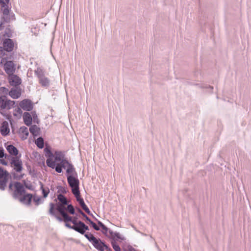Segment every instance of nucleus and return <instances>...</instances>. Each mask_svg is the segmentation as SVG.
Instances as JSON below:
<instances>
[{
  "mask_svg": "<svg viewBox=\"0 0 251 251\" xmlns=\"http://www.w3.org/2000/svg\"><path fill=\"white\" fill-rule=\"evenodd\" d=\"M9 2V0H0L1 10L3 15L0 25V29H1V27L4 22H8L9 21V18H8L9 8L8 5Z\"/></svg>",
  "mask_w": 251,
  "mask_h": 251,
  "instance_id": "obj_1",
  "label": "nucleus"
},
{
  "mask_svg": "<svg viewBox=\"0 0 251 251\" xmlns=\"http://www.w3.org/2000/svg\"><path fill=\"white\" fill-rule=\"evenodd\" d=\"M37 76L40 84L43 87H48L50 85V80L45 76L44 71L40 68H37L34 71Z\"/></svg>",
  "mask_w": 251,
  "mask_h": 251,
  "instance_id": "obj_2",
  "label": "nucleus"
},
{
  "mask_svg": "<svg viewBox=\"0 0 251 251\" xmlns=\"http://www.w3.org/2000/svg\"><path fill=\"white\" fill-rule=\"evenodd\" d=\"M67 178L68 183L70 187L72 188V193L75 192L77 194L78 191H79V181L77 178V176H69Z\"/></svg>",
  "mask_w": 251,
  "mask_h": 251,
  "instance_id": "obj_3",
  "label": "nucleus"
},
{
  "mask_svg": "<svg viewBox=\"0 0 251 251\" xmlns=\"http://www.w3.org/2000/svg\"><path fill=\"white\" fill-rule=\"evenodd\" d=\"M62 166L63 168L66 170V176H76L77 174L75 170L74 166L71 164L68 160H64L62 163Z\"/></svg>",
  "mask_w": 251,
  "mask_h": 251,
  "instance_id": "obj_4",
  "label": "nucleus"
},
{
  "mask_svg": "<svg viewBox=\"0 0 251 251\" xmlns=\"http://www.w3.org/2000/svg\"><path fill=\"white\" fill-rule=\"evenodd\" d=\"M9 176L8 173L0 167V189L4 190L6 186Z\"/></svg>",
  "mask_w": 251,
  "mask_h": 251,
  "instance_id": "obj_5",
  "label": "nucleus"
},
{
  "mask_svg": "<svg viewBox=\"0 0 251 251\" xmlns=\"http://www.w3.org/2000/svg\"><path fill=\"white\" fill-rule=\"evenodd\" d=\"M20 157L21 155L15 156V158L10 162L11 166L17 172H20L23 170V163Z\"/></svg>",
  "mask_w": 251,
  "mask_h": 251,
  "instance_id": "obj_6",
  "label": "nucleus"
},
{
  "mask_svg": "<svg viewBox=\"0 0 251 251\" xmlns=\"http://www.w3.org/2000/svg\"><path fill=\"white\" fill-rule=\"evenodd\" d=\"M14 186L15 190L14 192V196L16 198H19L20 196H23L25 192L23 185L19 182L15 183Z\"/></svg>",
  "mask_w": 251,
  "mask_h": 251,
  "instance_id": "obj_7",
  "label": "nucleus"
},
{
  "mask_svg": "<svg viewBox=\"0 0 251 251\" xmlns=\"http://www.w3.org/2000/svg\"><path fill=\"white\" fill-rule=\"evenodd\" d=\"M66 205L67 204H58L56 208L57 210L60 213L63 218V221L70 220L69 215L66 212L67 210V207L66 206Z\"/></svg>",
  "mask_w": 251,
  "mask_h": 251,
  "instance_id": "obj_8",
  "label": "nucleus"
},
{
  "mask_svg": "<svg viewBox=\"0 0 251 251\" xmlns=\"http://www.w3.org/2000/svg\"><path fill=\"white\" fill-rule=\"evenodd\" d=\"M106 236L108 238L112 239V241H116V240L123 241L125 240V238L123 235L119 232H114L111 229L109 230V232L107 233V235H106Z\"/></svg>",
  "mask_w": 251,
  "mask_h": 251,
  "instance_id": "obj_9",
  "label": "nucleus"
},
{
  "mask_svg": "<svg viewBox=\"0 0 251 251\" xmlns=\"http://www.w3.org/2000/svg\"><path fill=\"white\" fill-rule=\"evenodd\" d=\"M96 243L94 242L92 244L94 247L97 250L100 251H104V250H107L108 251H111L110 248H109L106 245L102 242L100 239H97V241H95Z\"/></svg>",
  "mask_w": 251,
  "mask_h": 251,
  "instance_id": "obj_10",
  "label": "nucleus"
},
{
  "mask_svg": "<svg viewBox=\"0 0 251 251\" xmlns=\"http://www.w3.org/2000/svg\"><path fill=\"white\" fill-rule=\"evenodd\" d=\"M3 47L6 51H12L14 48V43L10 39H6L3 42Z\"/></svg>",
  "mask_w": 251,
  "mask_h": 251,
  "instance_id": "obj_11",
  "label": "nucleus"
},
{
  "mask_svg": "<svg viewBox=\"0 0 251 251\" xmlns=\"http://www.w3.org/2000/svg\"><path fill=\"white\" fill-rule=\"evenodd\" d=\"M21 108L25 111H30L33 108V105L30 100L25 99L19 103Z\"/></svg>",
  "mask_w": 251,
  "mask_h": 251,
  "instance_id": "obj_12",
  "label": "nucleus"
},
{
  "mask_svg": "<svg viewBox=\"0 0 251 251\" xmlns=\"http://www.w3.org/2000/svg\"><path fill=\"white\" fill-rule=\"evenodd\" d=\"M4 70L8 75L13 74L15 71L14 63L11 61H8L4 65Z\"/></svg>",
  "mask_w": 251,
  "mask_h": 251,
  "instance_id": "obj_13",
  "label": "nucleus"
},
{
  "mask_svg": "<svg viewBox=\"0 0 251 251\" xmlns=\"http://www.w3.org/2000/svg\"><path fill=\"white\" fill-rule=\"evenodd\" d=\"M8 79L11 85L17 86L21 83V79L13 74L9 75Z\"/></svg>",
  "mask_w": 251,
  "mask_h": 251,
  "instance_id": "obj_14",
  "label": "nucleus"
},
{
  "mask_svg": "<svg viewBox=\"0 0 251 251\" xmlns=\"http://www.w3.org/2000/svg\"><path fill=\"white\" fill-rule=\"evenodd\" d=\"M20 198H19V200L20 201L25 204L29 205L30 204L31 199L32 198V195L30 194L24 195L23 197L20 196Z\"/></svg>",
  "mask_w": 251,
  "mask_h": 251,
  "instance_id": "obj_15",
  "label": "nucleus"
},
{
  "mask_svg": "<svg viewBox=\"0 0 251 251\" xmlns=\"http://www.w3.org/2000/svg\"><path fill=\"white\" fill-rule=\"evenodd\" d=\"M0 133L3 136H6L9 133L10 129L9 125L7 122H3L0 126Z\"/></svg>",
  "mask_w": 251,
  "mask_h": 251,
  "instance_id": "obj_16",
  "label": "nucleus"
},
{
  "mask_svg": "<svg viewBox=\"0 0 251 251\" xmlns=\"http://www.w3.org/2000/svg\"><path fill=\"white\" fill-rule=\"evenodd\" d=\"M6 149L9 153L14 156H18L19 151L17 149L12 145H7Z\"/></svg>",
  "mask_w": 251,
  "mask_h": 251,
  "instance_id": "obj_17",
  "label": "nucleus"
},
{
  "mask_svg": "<svg viewBox=\"0 0 251 251\" xmlns=\"http://www.w3.org/2000/svg\"><path fill=\"white\" fill-rule=\"evenodd\" d=\"M23 117L24 123L26 126H29L32 124V118L31 114L25 112Z\"/></svg>",
  "mask_w": 251,
  "mask_h": 251,
  "instance_id": "obj_18",
  "label": "nucleus"
},
{
  "mask_svg": "<svg viewBox=\"0 0 251 251\" xmlns=\"http://www.w3.org/2000/svg\"><path fill=\"white\" fill-rule=\"evenodd\" d=\"M19 133L23 140L26 139L29 134L28 128L25 126L21 127L19 129Z\"/></svg>",
  "mask_w": 251,
  "mask_h": 251,
  "instance_id": "obj_19",
  "label": "nucleus"
},
{
  "mask_svg": "<svg viewBox=\"0 0 251 251\" xmlns=\"http://www.w3.org/2000/svg\"><path fill=\"white\" fill-rule=\"evenodd\" d=\"M55 160L56 162H62L63 160H67L64 159V152L61 151H56L54 153Z\"/></svg>",
  "mask_w": 251,
  "mask_h": 251,
  "instance_id": "obj_20",
  "label": "nucleus"
},
{
  "mask_svg": "<svg viewBox=\"0 0 251 251\" xmlns=\"http://www.w3.org/2000/svg\"><path fill=\"white\" fill-rule=\"evenodd\" d=\"M30 133L34 136H37L40 132V128L36 125L31 126L29 128Z\"/></svg>",
  "mask_w": 251,
  "mask_h": 251,
  "instance_id": "obj_21",
  "label": "nucleus"
},
{
  "mask_svg": "<svg viewBox=\"0 0 251 251\" xmlns=\"http://www.w3.org/2000/svg\"><path fill=\"white\" fill-rule=\"evenodd\" d=\"M9 95L13 99H18L21 94L16 89L13 88L9 91Z\"/></svg>",
  "mask_w": 251,
  "mask_h": 251,
  "instance_id": "obj_22",
  "label": "nucleus"
},
{
  "mask_svg": "<svg viewBox=\"0 0 251 251\" xmlns=\"http://www.w3.org/2000/svg\"><path fill=\"white\" fill-rule=\"evenodd\" d=\"M98 224L102 228V232L103 234H104L105 236L107 235V233L109 232V230L110 229H109L108 227H107L105 225L102 223L100 221H98Z\"/></svg>",
  "mask_w": 251,
  "mask_h": 251,
  "instance_id": "obj_23",
  "label": "nucleus"
},
{
  "mask_svg": "<svg viewBox=\"0 0 251 251\" xmlns=\"http://www.w3.org/2000/svg\"><path fill=\"white\" fill-rule=\"evenodd\" d=\"M22 110L21 107L16 108L13 111V115L17 118H20L22 114Z\"/></svg>",
  "mask_w": 251,
  "mask_h": 251,
  "instance_id": "obj_24",
  "label": "nucleus"
},
{
  "mask_svg": "<svg viewBox=\"0 0 251 251\" xmlns=\"http://www.w3.org/2000/svg\"><path fill=\"white\" fill-rule=\"evenodd\" d=\"M84 236L92 244L94 242H95V243H96L95 241H97V238L91 233L87 232L84 234Z\"/></svg>",
  "mask_w": 251,
  "mask_h": 251,
  "instance_id": "obj_25",
  "label": "nucleus"
},
{
  "mask_svg": "<svg viewBox=\"0 0 251 251\" xmlns=\"http://www.w3.org/2000/svg\"><path fill=\"white\" fill-rule=\"evenodd\" d=\"M6 97L5 96L0 97V107L2 109L6 108Z\"/></svg>",
  "mask_w": 251,
  "mask_h": 251,
  "instance_id": "obj_26",
  "label": "nucleus"
},
{
  "mask_svg": "<svg viewBox=\"0 0 251 251\" xmlns=\"http://www.w3.org/2000/svg\"><path fill=\"white\" fill-rule=\"evenodd\" d=\"M57 199L60 202V204H68V201L66 198L62 194H59L57 196Z\"/></svg>",
  "mask_w": 251,
  "mask_h": 251,
  "instance_id": "obj_27",
  "label": "nucleus"
},
{
  "mask_svg": "<svg viewBox=\"0 0 251 251\" xmlns=\"http://www.w3.org/2000/svg\"><path fill=\"white\" fill-rule=\"evenodd\" d=\"M79 221L76 225L74 226V227H73V229L75 231L81 233V234H84V231L82 229V227L81 226L79 225Z\"/></svg>",
  "mask_w": 251,
  "mask_h": 251,
  "instance_id": "obj_28",
  "label": "nucleus"
},
{
  "mask_svg": "<svg viewBox=\"0 0 251 251\" xmlns=\"http://www.w3.org/2000/svg\"><path fill=\"white\" fill-rule=\"evenodd\" d=\"M35 144L40 149H42L44 147V140L42 137H39L35 141Z\"/></svg>",
  "mask_w": 251,
  "mask_h": 251,
  "instance_id": "obj_29",
  "label": "nucleus"
},
{
  "mask_svg": "<svg viewBox=\"0 0 251 251\" xmlns=\"http://www.w3.org/2000/svg\"><path fill=\"white\" fill-rule=\"evenodd\" d=\"M55 160L53 161L50 158H48L46 161L47 165L52 169H54L55 168Z\"/></svg>",
  "mask_w": 251,
  "mask_h": 251,
  "instance_id": "obj_30",
  "label": "nucleus"
},
{
  "mask_svg": "<svg viewBox=\"0 0 251 251\" xmlns=\"http://www.w3.org/2000/svg\"><path fill=\"white\" fill-rule=\"evenodd\" d=\"M111 245L115 251H122L120 247L115 241H111Z\"/></svg>",
  "mask_w": 251,
  "mask_h": 251,
  "instance_id": "obj_31",
  "label": "nucleus"
},
{
  "mask_svg": "<svg viewBox=\"0 0 251 251\" xmlns=\"http://www.w3.org/2000/svg\"><path fill=\"white\" fill-rule=\"evenodd\" d=\"M80 205L81 206L82 209L88 214H90V211L89 208L87 207L85 203H84V201H80V203H79Z\"/></svg>",
  "mask_w": 251,
  "mask_h": 251,
  "instance_id": "obj_32",
  "label": "nucleus"
},
{
  "mask_svg": "<svg viewBox=\"0 0 251 251\" xmlns=\"http://www.w3.org/2000/svg\"><path fill=\"white\" fill-rule=\"evenodd\" d=\"M64 161V160L62 161V162H60L58 164H57L56 166H55L54 168L55 169L56 172H57V173H60L62 172V168H63V167L62 166V164Z\"/></svg>",
  "mask_w": 251,
  "mask_h": 251,
  "instance_id": "obj_33",
  "label": "nucleus"
},
{
  "mask_svg": "<svg viewBox=\"0 0 251 251\" xmlns=\"http://www.w3.org/2000/svg\"><path fill=\"white\" fill-rule=\"evenodd\" d=\"M69 218H70V220L64 221L65 223H67L68 222H71L74 224V226L76 225L78 223V221H77V217H75L72 218L71 217L69 216Z\"/></svg>",
  "mask_w": 251,
  "mask_h": 251,
  "instance_id": "obj_34",
  "label": "nucleus"
},
{
  "mask_svg": "<svg viewBox=\"0 0 251 251\" xmlns=\"http://www.w3.org/2000/svg\"><path fill=\"white\" fill-rule=\"evenodd\" d=\"M50 210H49V213L50 215L55 216V213H54V204L53 203H50Z\"/></svg>",
  "mask_w": 251,
  "mask_h": 251,
  "instance_id": "obj_35",
  "label": "nucleus"
},
{
  "mask_svg": "<svg viewBox=\"0 0 251 251\" xmlns=\"http://www.w3.org/2000/svg\"><path fill=\"white\" fill-rule=\"evenodd\" d=\"M14 103H15V102L14 101L10 100H6V108L10 109L13 106Z\"/></svg>",
  "mask_w": 251,
  "mask_h": 251,
  "instance_id": "obj_36",
  "label": "nucleus"
},
{
  "mask_svg": "<svg viewBox=\"0 0 251 251\" xmlns=\"http://www.w3.org/2000/svg\"><path fill=\"white\" fill-rule=\"evenodd\" d=\"M68 211V212L71 213V214H75V209L72 205L69 204L67 206V210Z\"/></svg>",
  "mask_w": 251,
  "mask_h": 251,
  "instance_id": "obj_37",
  "label": "nucleus"
},
{
  "mask_svg": "<svg viewBox=\"0 0 251 251\" xmlns=\"http://www.w3.org/2000/svg\"><path fill=\"white\" fill-rule=\"evenodd\" d=\"M73 194L75 195L77 201L79 202V203H80V201H83V200L80 198L79 191H78L77 194H75V192H73Z\"/></svg>",
  "mask_w": 251,
  "mask_h": 251,
  "instance_id": "obj_38",
  "label": "nucleus"
},
{
  "mask_svg": "<svg viewBox=\"0 0 251 251\" xmlns=\"http://www.w3.org/2000/svg\"><path fill=\"white\" fill-rule=\"evenodd\" d=\"M44 151L45 152L46 156H48L49 157L53 156V154H52V153L51 152V151L48 148H46L44 149Z\"/></svg>",
  "mask_w": 251,
  "mask_h": 251,
  "instance_id": "obj_39",
  "label": "nucleus"
},
{
  "mask_svg": "<svg viewBox=\"0 0 251 251\" xmlns=\"http://www.w3.org/2000/svg\"><path fill=\"white\" fill-rule=\"evenodd\" d=\"M31 116L32 118V119H33L34 122L35 123H38V119L37 118V115L35 111L31 112Z\"/></svg>",
  "mask_w": 251,
  "mask_h": 251,
  "instance_id": "obj_40",
  "label": "nucleus"
},
{
  "mask_svg": "<svg viewBox=\"0 0 251 251\" xmlns=\"http://www.w3.org/2000/svg\"><path fill=\"white\" fill-rule=\"evenodd\" d=\"M4 157L5 160H8L10 161V162H12V160H13V158H15V156L11 155L10 154L8 155L5 153V156H4Z\"/></svg>",
  "mask_w": 251,
  "mask_h": 251,
  "instance_id": "obj_41",
  "label": "nucleus"
},
{
  "mask_svg": "<svg viewBox=\"0 0 251 251\" xmlns=\"http://www.w3.org/2000/svg\"><path fill=\"white\" fill-rule=\"evenodd\" d=\"M41 189L42 190V193H43V196L44 198H46L48 195V194L49 193V190L48 189V190H45L43 186L41 187Z\"/></svg>",
  "mask_w": 251,
  "mask_h": 251,
  "instance_id": "obj_42",
  "label": "nucleus"
},
{
  "mask_svg": "<svg viewBox=\"0 0 251 251\" xmlns=\"http://www.w3.org/2000/svg\"><path fill=\"white\" fill-rule=\"evenodd\" d=\"M79 225L81 226V227H82V229L84 231V233L85 232L86 230H89V227L88 226H86L83 222L81 221H79Z\"/></svg>",
  "mask_w": 251,
  "mask_h": 251,
  "instance_id": "obj_43",
  "label": "nucleus"
},
{
  "mask_svg": "<svg viewBox=\"0 0 251 251\" xmlns=\"http://www.w3.org/2000/svg\"><path fill=\"white\" fill-rule=\"evenodd\" d=\"M41 198L38 197H34L33 198V201L35 202L36 205H38L40 204Z\"/></svg>",
  "mask_w": 251,
  "mask_h": 251,
  "instance_id": "obj_44",
  "label": "nucleus"
},
{
  "mask_svg": "<svg viewBox=\"0 0 251 251\" xmlns=\"http://www.w3.org/2000/svg\"><path fill=\"white\" fill-rule=\"evenodd\" d=\"M5 51L3 47H0V57H3L5 55Z\"/></svg>",
  "mask_w": 251,
  "mask_h": 251,
  "instance_id": "obj_45",
  "label": "nucleus"
},
{
  "mask_svg": "<svg viewBox=\"0 0 251 251\" xmlns=\"http://www.w3.org/2000/svg\"><path fill=\"white\" fill-rule=\"evenodd\" d=\"M5 156L4 150L2 147H0V158H2Z\"/></svg>",
  "mask_w": 251,
  "mask_h": 251,
  "instance_id": "obj_46",
  "label": "nucleus"
},
{
  "mask_svg": "<svg viewBox=\"0 0 251 251\" xmlns=\"http://www.w3.org/2000/svg\"><path fill=\"white\" fill-rule=\"evenodd\" d=\"M90 224H91V225L93 227V228L96 230H100V227L97 226V225L94 223L93 222H91Z\"/></svg>",
  "mask_w": 251,
  "mask_h": 251,
  "instance_id": "obj_47",
  "label": "nucleus"
},
{
  "mask_svg": "<svg viewBox=\"0 0 251 251\" xmlns=\"http://www.w3.org/2000/svg\"><path fill=\"white\" fill-rule=\"evenodd\" d=\"M0 163L4 165H8V162L4 159H0Z\"/></svg>",
  "mask_w": 251,
  "mask_h": 251,
  "instance_id": "obj_48",
  "label": "nucleus"
},
{
  "mask_svg": "<svg viewBox=\"0 0 251 251\" xmlns=\"http://www.w3.org/2000/svg\"><path fill=\"white\" fill-rule=\"evenodd\" d=\"M82 216L85 218V220L87 221H88L90 223L92 221L89 219V217H88L83 212H82Z\"/></svg>",
  "mask_w": 251,
  "mask_h": 251,
  "instance_id": "obj_49",
  "label": "nucleus"
},
{
  "mask_svg": "<svg viewBox=\"0 0 251 251\" xmlns=\"http://www.w3.org/2000/svg\"><path fill=\"white\" fill-rule=\"evenodd\" d=\"M65 226L67 227H68L69 228H71V229H73V227H74V225L73 226H71L69 224H68L67 223H66Z\"/></svg>",
  "mask_w": 251,
  "mask_h": 251,
  "instance_id": "obj_50",
  "label": "nucleus"
},
{
  "mask_svg": "<svg viewBox=\"0 0 251 251\" xmlns=\"http://www.w3.org/2000/svg\"><path fill=\"white\" fill-rule=\"evenodd\" d=\"M4 91H5V92H7L8 91V90L6 89L4 87H1L0 88V92H4Z\"/></svg>",
  "mask_w": 251,
  "mask_h": 251,
  "instance_id": "obj_51",
  "label": "nucleus"
},
{
  "mask_svg": "<svg viewBox=\"0 0 251 251\" xmlns=\"http://www.w3.org/2000/svg\"><path fill=\"white\" fill-rule=\"evenodd\" d=\"M54 216L57 219V220L58 221H59V222H62V219L61 217H59L58 216H56V215Z\"/></svg>",
  "mask_w": 251,
  "mask_h": 251,
  "instance_id": "obj_52",
  "label": "nucleus"
},
{
  "mask_svg": "<svg viewBox=\"0 0 251 251\" xmlns=\"http://www.w3.org/2000/svg\"><path fill=\"white\" fill-rule=\"evenodd\" d=\"M12 186H13L12 183H10V184H9V189H12Z\"/></svg>",
  "mask_w": 251,
  "mask_h": 251,
  "instance_id": "obj_53",
  "label": "nucleus"
},
{
  "mask_svg": "<svg viewBox=\"0 0 251 251\" xmlns=\"http://www.w3.org/2000/svg\"><path fill=\"white\" fill-rule=\"evenodd\" d=\"M78 211L80 213V214L82 215V212H83V211H81L80 209H78Z\"/></svg>",
  "mask_w": 251,
  "mask_h": 251,
  "instance_id": "obj_54",
  "label": "nucleus"
},
{
  "mask_svg": "<svg viewBox=\"0 0 251 251\" xmlns=\"http://www.w3.org/2000/svg\"><path fill=\"white\" fill-rule=\"evenodd\" d=\"M132 227L135 229V230L137 231V232H139V231L138 230H137L134 226H132Z\"/></svg>",
  "mask_w": 251,
  "mask_h": 251,
  "instance_id": "obj_55",
  "label": "nucleus"
},
{
  "mask_svg": "<svg viewBox=\"0 0 251 251\" xmlns=\"http://www.w3.org/2000/svg\"><path fill=\"white\" fill-rule=\"evenodd\" d=\"M209 88L211 89H213V87H211V86H209Z\"/></svg>",
  "mask_w": 251,
  "mask_h": 251,
  "instance_id": "obj_56",
  "label": "nucleus"
}]
</instances>
